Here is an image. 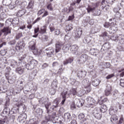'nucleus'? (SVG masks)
<instances>
[{
    "label": "nucleus",
    "mask_w": 124,
    "mask_h": 124,
    "mask_svg": "<svg viewBox=\"0 0 124 124\" xmlns=\"http://www.w3.org/2000/svg\"><path fill=\"white\" fill-rule=\"evenodd\" d=\"M2 32H5L6 34H9L11 33V30L9 27H4L2 30H1Z\"/></svg>",
    "instance_id": "34"
},
{
    "label": "nucleus",
    "mask_w": 124,
    "mask_h": 124,
    "mask_svg": "<svg viewBox=\"0 0 124 124\" xmlns=\"http://www.w3.org/2000/svg\"><path fill=\"white\" fill-rule=\"evenodd\" d=\"M35 112L36 113L37 115L39 116H42V114H43V110L41 108H37Z\"/></svg>",
    "instance_id": "43"
},
{
    "label": "nucleus",
    "mask_w": 124,
    "mask_h": 124,
    "mask_svg": "<svg viewBox=\"0 0 124 124\" xmlns=\"http://www.w3.org/2000/svg\"><path fill=\"white\" fill-rule=\"evenodd\" d=\"M100 83V80L99 79H95L92 82V85L94 86V87H97L99 85Z\"/></svg>",
    "instance_id": "41"
},
{
    "label": "nucleus",
    "mask_w": 124,
    "mask_h": 124,
    "mask_svg": "<svg viewBox=\"0 0 124 124\" xmlns=\"http://www.w3.org/2000/svg\"><path fill=\"white\" fill-rule=\"evenodd\" d=\"M34 3V1L33 0L30 1L27 6L28 9H31V8H33Z\"/></svg>",
    "instance_id": "42"
},
{
    "label": "nucleus",
    "mask_w": 124,
    "mask_h": 124,
    "mask_svg": "<svg viewBox=\"0 0 124 124\" xmlns=\"http://www.w3.org/2000/svg\"><path fill=\"white\" fill-rule=\"evenodd\" d=\"M82 30L78 29L77 30V31L76 32V35L75 36V38H80L81 37V35H82Z\"/></svg>",
    "instance_id": "33"
},
{
    "label": "nucleus",
    "mask_w": 124,
    "mask_h": 124,
    "mask_svg": "<svg viewBox=\"0 0 124 124\" xmlns=\"http://www.w3.org/2000/svg\"><path fill=\"white\" fill-rule=\"evenodd\" d=\"M98 31H99V29L97 27H95L92 30V33H96V32H98Z\"/></svg>",
    "instance_id": "56"
},
{
    "label": "nucleus",
    "mask_w": 124,
    "mask_h": 124,
    "mask_svg": "<svg viewBox=\"0 0 124 124\" xmlns=\"http://www.w3.org/2000/svg\"><path fill=\"white\" fill-rule=\"evenodd\" d=\"M51 86L52 87V88H54L55 89H57V86H58V81H57V80H53L52 84H51Z\"/></svg>",
    "instance_id": "51"
},
{
    "label": "nucleus",
    "mask_w": 124,
    "mask_h": 124,
    "mask_svg": "<svg viewBox=\"0 0 124 124\" xmlns=\"http://www.w3.org/2000/svg\"><path fill=\"white\" fill-rule=\"evenodd\" d=\"M16 72L19 74V75H22L24 72V69L20 67H17L16 69Z\"/></svg>",
    "instance_id": "37"
},
{
    "label": "nucleus",
    "mask_w": 124,
    "mask_h": 124,
    "mask_svg": "<svg viewBox=\"0 0 124 124\" xmlns=\"http://www.w3.org/2000/svg\"><path fill=\"white\" fill-rule=\"evenodd\" d=\"M62 43H57L55 45V52L56 53H59L60 51L62 49Z\"/></svg>",
    "instance_id": "23"
},
{
    "label": "nucleus",
    "mask_w": 124,
    "mask_h": 124,
    "mask_svg": "<svg viewBox=\"0 0 124 124\" xmlns=\"http://www.w3.org/2000/svg\"><path fill=\"white\" fill-rule=\"evenodd\" d=\"M29 48L32 51H36V47L35 46L36 44L34 41H31L29 43Z\"/></svg>",
    "instance_id": "21"
},
{
    "label": "nucleus",
    "mask_w": 124,
    "mask_h": 124,
    "mask_svg": "<svg viewBox=\"0 0 124 124\" xmlns=\"http://www.w3.org/2000/svg\"><path fill=\"white\" fill-rule=\"evenodd\" d=\"M93 116L97 119V120H100L102 118V114L98 109H95L93 112Z\"/></svg>",
    "instance_id": "12"
},
{
    "label": "nucleus",
    "mask_w": 124,
    "mask_h": 124,
    "mask_svg": "<svg viewBox=\"0 0 124 124\" xmlns=\"http://www.w3.org/2000/svg\"><path fill=\"white\" fill-rule=\"evenodd\" d=\"M83 43L87 44L88 43H90L91 42V39H90V36H86L83 39Z\"/></svg>",
    "instance_id": "39"
},
{
    "label": "nucleus",
    "mask_w": 124,
    "mask_h": 124,
    "mask_svg": "<svg viewBox=\"0 0 124 124\" xmlns=\"http://www.w3.org/2000/svg\"><path fill=\"white\" fill-rule=\"evenodd\" d=\"M86 75H87V72L84 70H78L77 73V76L80 80L84 79L86 77Z\"/></svg>",
    "instance_id": "10"
},
{
    "label": "nucleus",
    "mask_w": 124,
    "mask_h": 124,
    "mask_svg": "<svg viewBox=\"0 0 124 124\" xmlns=\"http://www.w3.org/2000/svg\"><path fill=\"white\" fill-rule=\"evenodd\" d=\"M5 0H3L2 1V3H3V5H9V7L10 8V9H13L16 5V4L15 3V2L14 1H13L11 2V3L10 4H4V2H5Z\"/></svg>",
    "instance_id": "24"
},
{
    "label": "nucleus",
    "mask_w": 124,
    "mask_h": 124,
    "mask_svg": "<svg viewBox=\"0 0 124 124\" xmlns=\"http://www.w3.org/2000/svg\"><path fill=\"white\" fill-rule=\"evenodd\" d=\"M26 12H27V10L23 8L22 10L18 11L16 14V16L17 17H22L23 15H25Z\"/></svg>",
    "instance_id": "29"
},
{
    "label": "nucleus",
    "mask_w": 124,
    "mask_h": 124,
    "mask_svg": "<svg viewBox=\"0 0 124 124\" xmlns=\"http://www.w3.org/2000/svg\"><path fill=\"white\" fill-rule=\"evenodd\" d=\"M101 113H105L107 111V107L105 105H102L101 108L98 109Z\"/></svg>",
    "instance_id": "35"
},
{
    "label": "nucleus",
    "mask_w": 124,
    "mask_h": 124,
    "mask_svg": "<svg viewBox=\"0 0 124 124\" xmlns=\"http://www.w3.org/2000/svg\"><path fill=\"white\" fill-rule=\"evenodd\" d=\"M64 117L67 122H70L71 121V114L69 112L65 113L64 114Z\"/></svg>",
    "instance_id": "32"
},
{
    "label": "nucleus",
    "mask_w": 124,
    "mask_h": 124,
    "mask_svg": "<svg viewBox=\"0 0 124 124\" xmlns=\"http://www.w3.org/2000/svg\"><path fill=\"white\" fill-rule=\"evenodd\" d=\"M78 118L79 120H83L85 118V114L83 113H80L78 116Z\"/></svg>",
    "instance_id": "63"
},
{
    "label": "nucleus",
    "mask_w": 124,
    "mask_h": 124,
    "mask_svg": "<svg viewBox=\"0 0 124 124\" xmlns=\"http://www.w3.org/2000/svg\"><path fill=\"white\" fill-rule=\"evenodd\" d=\"M39 32L42 34L45 33V32H46V26H44L43 27H41Z\"/></svg>",
    "instance_id": "47"
},
{
    "label": "nucleus",
    "mask_w": 124,
    "mask_h": 124,
    "mask_svg": "<svg viewBox=\"0 0 124 124\" xmlns=\"http://www.w3.org/2000/svg\"><path fill=\"white\" fill-rule=\"evenodd\" d=\"M70 47V51L72 54L76 55V56H80V53L78 52V49H79V47L77 45H71Z\"/></svg>",
    "instance_id": "9"
},
{
    "label": "nucleus",
    "mask_w": 124,
    "mask_h": 124,
    "mask_svg": "<svg viewBox=\"0 0 124 124\" xmlns=\"http://www.w3.org/2000/svg\"><path fill=\"white\" fill-rule=\"evenodd\" d=\"M98 6V3H96L95 4H93V5H88V7L86 8L88 13H91V12H93L94 10H95V8Z\"/></svg>",
    "instance_id": "13"
},
{
    "label": "nucleus",
    "mask_w": 124,
    "mask_h": 124,
    "mask_svg": "<svg viewBox=\"0 0 124 124\" xmlns=\"http://www.w3.org/2000/svg\"><path fill=\"white\" fill-rule=\"evenodd\" d=\"M60 103V102L59 101V99H56L54 100L53 102V105L52 106H50L48 108V110H46V113H49L50 111L51 112H53V110L56 108H58L59 107V104Z\"/></svg>",
    "instance_id": "7"
},
{
    "label": "nucleus",
    "mask_w": 124,
    "mask_h": 124,
    "mask_svg": "<svg viewBox=\"0 0 124 124\" xmlns=\"http://www.w3.org/2000/svg\"><path fill=\"white\" fill-rule=\"evenodd\" d=\"M26 111H27V108H26V106H25V105L20 106L18 107V112L20 113V114H23L25 113Z\"/></svg>",
    "instance_id": "28"
},
{
    "label": "nucleus",
    "mask_w": 124,
    "mask_h": 124,
    "mask_svg": "<svg viewBox=\"0 0 124 124\" xmlns=\"http://www.w3.org/2000/svg\"><path fill=\"white\" fill-rule=\"evenodd\" d=\"M109 49V44L106 43H105L102 46V48L101 49V52H106V51H108V50Z\"/></svg>",
    "instance_id": "26"
},
{
    "label": "nucleus",
    "mask_w": 124,
    "mask_h": 124,
    "mask_svg": "<svg viewBox=\"0 0 124 124\" xmlns=\"http://www.w3.org/2000/svg\"><path fill=\"white\" fill-rule=\"evenodd\" d=\"M22 36H23V33L22 32L17 33L16 34L15 38L16 40H18V39H20V38H21V37H22Z\"/></svg>",
    "instance_id": "49"
},
{
    "label": "nucleus",
    "mask_w": 124,
    "mask_h": 124,
    "mask_svg": "<svg viewBox=\"0 0 124 124\" xmlns=\"http://www.w3.org/2000/svg\"><path fill=\"white\" fill-rule=\"evenodd\" d=\"M28 86H30L31 90H27L26 88H24V86H23V81H20L19 84L16 86V90H15V93H19L23 90V93L25 94H30V93H29L30 92H32V91H33V93H35V92H36L37 87L32 83V82L28 83Z\"/></svg>",
    "instance_id": "1"
},
{
    "label": "nucleus",
    "mask_w": 124,
    "mask_h": 124,
    "mask_svg": "<svg viewBox=\"0 0 124 124\" xmlns=\"http://www.w3.org/2000/svg\"><path fill=\"white\" fill-rule=\"evenodd\" d=\"M121 13H116L115 15V17L113 18L114 19H116V20H120V18H121Z\"/></svg>",
    "instance_id": "52"
},
{
    "label": "nucleus",
    "mask_w": 124,
    "mask_h": 124,
    "mask_svg": "<svg viewBox=\"0 0 124 124\" xmlns=\"http://www.w3.org/2000/svg\"><path fill=\"white\" fill-rule=\"evenodd\" d=\"M118 124H124V115H121V117L119 119Z\"/></svg>",
    "instance_id": "53"
},
{
    "label": "nucleus",
    "mask_w": 124,
    "mask_h": 124,
    "mask_svg": "<svg viewBox=\"0 0 124 124\" xmlns=\"http://www.w3.org/2000/svg\"><path fill=\"white\" fill-rule=\"evenodd\" d=\"M109 114L111 115L110 118V122L111 123H115V122L118 121V116L116 115H114V110L110 108Z\"/></svg>",
    "instance_id": "11"
},
{
    "label": "nucleus",
    "mask_w": 124,
    "mask_h": 124,
    "mask_svg": "<svg viewBox=\"0 0 124 124\" xmlns=\"http://www.w3.org/2000/svg\"><path fill=\"white\" fill-rule=\"evenodd\" d=\"M25 47V43L24 41H19L17 42L16 46V49L17 51H20L21 49Z\"/></svg>",
    "instance_id": "14"
},
{
    "label": "nucleus",
    "mask_w": 124,
    "mask_h": 124,
    "mask_svg": "<svg viewBox=\"0 0 124 124\" xmlns=\"http://www.w3.org/2000/svg\"><path fill=\"white\" fill-rule=\"evenodd\" d=\"M48 115H46L45 117V123H48V122H52L55 120L56 117V112L49 111V113H47Z\"/></svg>",
    "instance_id": "5"
},
{
    "label": "nucleus",
    "mask_w": 124,
    "mask_h": 124,
    "mask_svg": "<svg viewBox=\"0 0 124 124\" xmlns=\"http://www.w3.org/2000/svg\"><path fill=\"white\" fill-rule=\"evenodd\" d=\"M27 59H28V61L29 62L27 64L23 63V65L28 70H31V69L34 68V66L37 64L38 62L36 60L32 59V57H28Z\"/></svg>",
    "instance_id": "3"
},
{
    "label": "nucleus",
    "mask_w": 124,
    "mask_h": 124,
    "mask_svg": "<svg viewBox=\"0 0 124 124\" xmlns=\"http://www.w3.org/2000/svg\"><path fill=\"white\" fill-rule=\"evenodd\" d=\"M38 124V121L35 118H32L30 119L29 122L28 124Z\"/></svg>",
    "instance_id": "38"
},
{
    "label": "nucleus",
    "mask_w": 124,
    "mask_h": 124,
    "mask_svg": "<svg viewBox=\"0 0 124 124\" xmlns=\"http://www.w3.org/2000/svg\"><path fill=\"white\" fill-rule=\"evenodd\" d=\"M6 93V94L9 96H10V95H13V92L11 91H7V90L6 88L0 87V93Z\"/></svg>",
    "instance_id": "17"
},
{
    "label": "nucleus",
    "mask_w": 124,
    "mask_h": 124,
    "mask_svg": "<svg viewBox=\"0 0 124 124\" xmlns=\"http://www.w3.org/2000/svg\"><path fill=\"white\" fill-rule=\"evenodd\" d=\"M89 58L90 57L88 54L84 53L80 55L79 59L77 60V62L78 63H79V64H83L85 63V62H86L88 60H89Z\"/></svg>",
    "instance_id": "6"
},
{
    "label": "nucleus",
    "mask_w": 124,
    "mask_h": 124,
    "mask_svg": "<svg viewBox=\"0 0 124 124\" xmlns=\"http://www.w3.org/2000/svg\"><path fill=\"white\" fill-rule=\"evenodd\" d=\"M39 102L40 104H44L45 108L47 112L49 111V107L51 105V102H49V99L46 97H42L39 100Z\"/></svg>",
    "instance_id": "4"
},
{
    "label": "nucleus",
    "mask_w": 124,
    "mask_h": 124,
    "mask_svg": "<svg viewBox=\"0 0 124 124\" xmlns=\"http://www.w3.org/2000/svg\"><path fill=\"white\" fill-rule=\"evenodd\" d=\"M15 3L16 4V5H22L23 4V2L22 0H16L14 1Z\"/></svg>",
    "instance_id": "55"
},
{
    "label": "nucleus",
    "mask_w": 124,
    "mask_h": 124,
    "mask_svg": "<svg viewBox=\"0 0 124 124\" xmlns=\"http://www.w3.org/2000/svg\"><path fill=\"white\" fill-rule=\"evenodd\" d=\"M71 45L69 44H67L66 45H64L62 47V50L63 53H67L68 52V50H69V48H70Z\"/></svg>",
    "instance_id": "30"
},
{
    "label": "nucleus",
    "mask_w": 124,
    "mask_h": 124,
    "mask_svg": "<svg viewBox=\"0 0 124 124\" xmlns=\"http://www.w3.org/2000/svg\"><path fill=\"white\" fill-rule=\"evenodd\" d=\"M56 92H57V88L52 87L49 90V93L51 95H54L56 93Z\"/></svg>",
    "instance_id": "48"
},
{
    "label": "nucleus",
    "mask_w": 124,
    "mask_h": 124,
    "mask_svg": "<svg viewBox=\"0 0 124 124\" xmlns=\"http://www.w3.org/2000/svg\"><path fill=\"white\" fill-rule=\"evenodd\" d=\"M100 36L101 37H106V36H108V33H107V32L105 31L104 32H102L100 35Z\"/></svg>",
    "instance_id": "61"
},
{
    "label": "nucleus",
    "mask_w": 124,
    "mask_h": 124,
    "mask_svg": "<svg viewBox=\"0 0 124 124\" xmlns=\"http://www.w3.org/2000/svg\"><path fill=\"white\" fill-rule=\"evenodd\" d=\"M120 86L124 88V79L123 78H121L120 80Z\"/></svg>",
    "instance_id": "64"
},
{
    "label": "nucleus",
    "mask_w": 124,
    "mask_h": 124,
    "mask_svg": "<svg viewBox=\"0 0 124 124\" xmlns=\"http://www.w3.org/2000/svg\"><path fill=\"white\" fill-rule=\"evenodd\" d=\"M118 92L119 91H118V90H115L112 92V96L115 98V99H117Z\"/></svg>",
    "instance_id": "54"
},
{
    "label": "nucleus",
    "mask_w": 124,
    "mask_h": 124,
    "mask_svg": "<svg viewBox=\"0 0 124 124\" xmlns=\"http://www.w3.org/2000/svg\"><path fill=\"white\" fill-rule=\"evenodd\" d=\"M9 62L11 64V67L14 68V67L17 66V62L14 60H9Z\"/></svg>",
    "instance_id": "36"
},
{
    "label": "nucleus",
    "mask_w": 124,
    "mask_h": 124,
    "mask_svg": "<svg viewBox=\"0 0 124 124\" xmlns=\"http://www.w3.org/2000/svg\"><path fill=\"white\" fill-rule=\"evenodd\" d=\"M61 95H62V98H66V96L68 95V93H67V90H64L61 93Z\"/></svg>",
    "instance_id": "44"
},
{
    "label": "nucleus",
    "mask_w": 124,
    "mask_h": 124,
    "mask_svg": "<svg viewBox=\"0 0 124 124\" xmlns=\"http://www.w3.org/2000/svg\"><path fill=\"white\" fill-rule=\"evenodd\" d=\"M86 99L90 105H95V104H96V103H95V100H94V99L91 96L87 97Z\"/></svg>",
    "instance_id": "27"
},
{
    "label": "nucleus",
    "mask_w": 124,
    "mask_h": 124,
    "mask_svg": "<svg viewBox=\"0 0 124 124\" xmlns=\"http://www.w3.org/2000/svg\"><path fill=\"white\" fill-rule=\"evenodd\" d=\"M26 120H27V113H21L17 118V120L20 123H25Z\"/></svg>",
    "instance_id": "15"
},
{
    "label": "nucleus",
    "mask_w": 124,
    "mask_h": 124,
    "mask_svg": "<svg viewBox=\"0 0 124 124\" xmlns=\"http://www.w3.org/2000/svg\"><path fill=\"white\" fill-rule=\"evenodd\" d=\"M70 92L71 93H72V94H73V95H76V94L78 95L77 90L76 88L71 89L70 90Z\"/></svg>",
    "instance_id": "50"
},
{
    "label": "nucleus",
    "mask_w": 124,
    "mask_h": 124,
    "mask_svg": "<svg viewBox=\"0 0 124 124\" xmlns=\"http://www.w3.org/2000/svg\"><path fill=\"white\" fill-rule=\"evenodd\" d=\"M90 53L92 55V56H94L95 57H96L97 55H99V51L97 49L95 48L91 49Z\"/></svg>",
    "instance_id": "25"
},
{
    "label": "nucleus",
    "mask_w": 124,
    "mask_h": 124,
    "mask_svg": "<svg viewBox=\"0 0 124 124\" xmlns=\"http://www.w3.org/2000/svg\"><path fill=\"white\" fill-rule=\"evenodd\" d=\"M121 34H118V35H114L113 36H112L111 37V40H113V41H115L117 42L118 40H119V36H120Z\"/></svg>",
    "instance_id": "40"
},
{
    "label": "nucleus",
    "mask_w": 124,
    "mask_h": 124,
    "mask_svg": "<svg viewBox=\"0 0 124 124\" xmlns=\"http://www.w3.org/2000/svg\"><path fill=\"white\" fill-rule=\"evenodd\" d=\"M47 9L49 10V11H53V7H52V3H50L48 4L46 6Z\"/></svg>",
    "instance_id": "57"
},
{
    "label": "nucleus",
    "mask_w": 124,
    "mask_h": 124,
    "mask_svg": "<svg viewBox=\"0 0 124 124\" xmlns=\"http://www.w3.org/2000/svg\"><path fill=\"white\" fill-rule=\"evenodd\" d=\"M71 107V110H75V109H76V106L75 105V103L74 102H72L70 106Z\"/></svg>",
    "instance_id": "62"
},
{
    "label": "nucleus",
    "mask_w": 124,
    "mask_h": 124,
    "mask_svg": "<svg viewBox=\"0 0 124 124\" xmlns=\"http://www.w3.org/2000/svg\"><path fill=\"white\" fill-rule=\"evenodd\" d=\"M81 84L84 88H87L89 87V86H91V83L90 82V80L88 78L84 79L82 80Z\"/></svg>",
    "instance_id": "18"
},
{
    "label": "nucleus",
    "mask_w": 124,
    "mask_h": 124,
    "mask_svg": "<svg viewBox=\"0 0 124 124\" xmlns=\"http://www.w3.org/2000/svg\"><path fill=\"white\" fill-rule=\"evenodd\" d=\"M9 122L8 117L4 116L3 118L0 119V124H7Z\"/></svg>",
    "instance_id": "31"
},
{
    "label": "nucleus",
    "mask_w": 124,
    "mask_h": 124,
    "mask_svg": "<svg viewBox=\"0 0 124 124\" xmlns=\"http://www.w3.org/2000/svg\"><path fill=\"white\" fill-rule=\"evenodd\" d=\"M37 74V70H34L29 75L30 81H33Z\"/></svg>",
    "instance_id": "20"
},
{
    "label": "nucleus",
    "mask_w": 124,
    "mask_h": 124,
    "mask_svg": "<svg viewBox=\"0 0 124 124\" xmlns=\"http://www.w3.org/2000/svg\"><path fill=\"white\" fill-rule=\"evenodd\" d=\"M118 40L119 41V43L120 45L118 47L120 49V51H124V36L123 34H120L119 36H118Z\"/></svg>",
    "instance_id": "8"
},
{
    "label": "nucleus",
    "mask_w": 124,
    "mask_h": 124,
    "mask_svg": "<svg viewBox=\"0 0 124 124\" xmlns=\"http://www.w3.org/2000/svg\"><path fill=\"white\" fill-rule=\"evenodd\" d=\"M15 113L9 114L8 117H9L10 120H12V121H14L15 120Z\"/></svg>",
    "instance_id": "60"
},
{
    "label": "nucleus",
    "mask_w": 124,
    "mask_h": 124,
    "mask_svg": "<svg viewBox=\"0 0 124 124\" xmlns=\"http://www.w3.org/2000/svg\"><path fill=\"white\" fill-rule=\"evenodd\" d=\"M115 76V74H111L109 75H108L106 77V78L107 80H109V79H111V78H113Z\"/></svg>",
    "instance_id": "59"
},
{
    "label": "nucleus",
    "mask_w": 124,
    "mask_h": 124,
    "mask_svg": "<svg viewBox=\"0 0 124 124\" xmlns=\"http://www.w3.org/2000/svg\"><path fill=\"white\" fill-rule=\"evenodd\" d=\"M9 105H10V99H9V97L7 96L6 97L5 104L2 111L3 117H7V118H8L9 115H11V114H15L16 113V111H14V108H12L10 110Z\"/></svg>",
    "instance_id": "2"
},
{
    "label": "nucleus",
    "mask_w": 124,
    "mask_h": 124,
    "mask_svg": "<svg viewBox=\"0 0 124 124\" xmlns=\"http://www.w3.org/2000/svg\"><path fill=\"white\" fill-rule=\"evenodd\" d=\"M72 29H73V25L71 24H68L66 26V31H70Z\"/></svg>",
    "instance_id": "45"
},
{
    "label": "nucleus",
    "mask_w": 124,
    "mask_h": 124,
    "mask_svg": "<svg viewBox=\"0 0 124 124\" xmlns=\"http://www.w3.org/2000/svg\"><path fill=\"white\" fill-rule=\"evenodd\" d=\"M6 23H10L14 25H18V24H19V18H9L7 19Z\"/></svg>",
    "instance_id": "16"
},
{
    "label": "nucleus",
    "mask_w": 124,
    "mask_h": 124,
    "mask_svg": "<svg viewBox=\"0 0 124 124\" xmlns=\"http://www.w3.org/2000/svg\"><path fill=\"white\" fill-rule=\"evenodd\" d=\"M111 91H112V86L110 85H108L106 90H105V94L106 96H108L111 93Z\"/></svg>",
    "instance_id": "22"
},
{
    "label": "nucleus",
    "mask_w": 124,
    "mask_h": 124,
    "mask_svg": "<svg viewBox=\"0 0 124 124\" xmlns=\"http://www.w3.org/2000/svg\"><path fill=\"white\" fill-rule=\"evenodd\" d=\"M46 54L48 56V57H52V55L54 54V48L52 47H48L46 49Z\"/></svg>",
    "instance_id": "19"
},
{
    "label": "nucleus",
    "mask_w": 124,
    "mask_h": 124,
    "mask_svg": "<svg viewBox=\"0 0 124 124\" xmlns=\"http://www.w3.org/2000/svg\"><path fill=\"white\" fill-rule=\"evenodd\" d=\"M109 30H110V31H112L113 33L116 32V31H118V27L111 26V27L109 28Z\"/></svg>",
    "instance_id": "58"
},
{
    "label": "nucleus",
    "mask_w": 124,
    "mask_h": 124,
    "mask_svg": "<svg viewBox=\"0 0 124 124\" xmlns=\"http://www.w3.org/2000/svg\"><path fill=\"white\" fill-rule=\"evenodd\" d=\"M113 25H114V23L112 24L111 22H106L104 25V27L106 28H110V27L111 28Z\"/></svg>",
    "instance_id": "46"
}]
</instances>
